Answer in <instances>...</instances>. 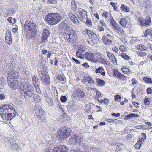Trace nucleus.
I'll use <instances>...</instances> for the list:
<instances>
[{
	"label": "nucleus",
	"instance_id": "f257e3e1",
	"mask_svg": "<svg viewBox=\"0 0 152 152\" xmlns=\"http://www.w3.org/2000/svg\"><path fill=\"white\" fill-rule=\"evenodd\" d=\"M17 113L14 107L11 104H6L0 107V115L4 120H11Z\"/></svg>",
	"mask_w": 152,
	"mask_h": 152
},
{
	"label": "nucleus",
	"instance_id": "f03ea898",
	"mask_svg": "<svg viewBox=\"0 0 152 152\" xmlns=\"http://www.w3.org/2000/svg\"><path fill=\"white\" fill-rule=\"evenodd\" d=\"M20 93L26 99L32 97L34 94V88L31 84L26 83L19 88Z\"/></svg>",
	"mask_w": 152,
	"mask_h": 152
},
{
	"label": "nucleus",
	"instance_id": "7ed1b4c3",
	"mask_svg": "<svg viewBox=\"0 0 152 152\" xmlns=\"http://www.w3.org/2000/svg\"><path fill=\"white\" fill-rule=\"evenodd\" d=\"M45 20L51 25H55L61 21L63 17L59 14L51 13H48L45 18Z\"/></svg>",
	"mask_w": 152,
	"mask_h": 152
},
{
	"label": "nucleus",
	"instance_id": "20e7f679",
	"mask_svg": "<svg viewBox=\"0 0 152 152\" xmlns=\"http://www.w3.org/2000/svg\"><path fill=\"white\" fill-rule=\"evenodd\" d=\"M42 67L43 71H40L38 73L40 80L45 86H49L50 84V78L47 72H45L47 69V66L45 64H42Z\"/></svg>",
	"mask_w": 152,
	"mask_h": 152
},
{
	"label": "nucleus",
	"instance_id": "39448f33",
	"mask_svg": "<svg viewBox=\"0 0 152 152\" xmlns=\"http://www.w3.org/2000/svg\"><path fill=\"white\" fill-rule=\"evenodd\" d=\"M71 132V129L66 126L61 127L57 132V138L60 141L65 140Z\"/></svg>",
	"mask_w": 152,
	"mask_h": 152
},
{
	"label": "nucleus",
	"instance_id": "423d86ee",
	"mask_svg": "<svg viewBox=\"0 0 152 152\" xmlns=\"http://www.w3.org/2000/svg\"><path fill=\"white\" fill-rule=\"evenodd\" d=\"M34 109L37 116L42 121H44L45 113L39 104H37L34 106Z\"/></svg>",
	"mask_w": 152,
	"mask_h": 152
},
{
	"label": "nucleus",
	"instance_id": "0eeeda50",
	"mask_svg": "<svg viewBox=\"0 0 152 152\" xmlns=\"http://www.w3.org/2000/svg\"><path fill=\"white\" fill-rule=\"evenodd\" d=\"M138 23L142 26L149 25L151 23V18L149 17L144 18L142 17H139L137 20Z\"/></svg>",
	"mask_w": 152,
	"mask_h": 152
},
{
	"label": "nucleus",
	"instance_id": "6e6552de",
	"mask_svg": "<svg viewBox=\"0 0 152 152\" xmlns=\"http://www.w3.org/2000/svg\"><path fill=\"white\" fill-rule=\"evenodd\" d=\"M24 27L26 28H28V30L31 32L32 33L34 34L36 32L35 25L33 23H28V22L27 21H26Z\"/></svg>",
	"mask_w": 152,
	"mask_h": 152
},
{
	"label": "nucleus",
	"instance_id": "1a4fd4ad",
	"mask_svg": "<svg viewBox=\"0 0 152 152\" xmlns=\"http://www.w3.org/2000/svg\"><path fill=\"white\" fill-rule=\"evenodd\" d=\"M7 81L9 86L12 89L15 90L18 88V82L17 80L10 79L8 78Z\"/></svg>",
	"mask_w": 152,
	"mask_h": 152
},
{
	"label": "nucleus",
	"instance_id": "9d476101",
	"mask_svg": "<svg viewBox=\"0 0 152 152\" xmlns=\"http://www.w3.org/2000/svg\"><path fill=\"white\" fill-rule=\"evenodd\" d=\"M9 78L10 79H12L13 80H17L19 78L18 73L16 71H13L8 73L7 78Z\"/></svg>",
	"mask_w": 152,
	"mask_h": 152
},
{
	"label": "nucleus",
	"instance_id": "9b49d317",
	"mask_svg": "<svg viewBox=\"0 0 152 152\" xmlns=\"http://www.w3.org/2000/svg\"><path fill=\"white\" fill-rule=\"evenodd\" d=\"M79 137L78 134H76L72 136L71 138H69L70 141L72 142L74 144L77 143L79 144H81L82 139L81 138H79Z\"/></svg>",
	"mask_w": 152,
	"mask_h": 152
},
{
	"label": "nucleus",
	"instance_id": "f8f14e48",
	"mask_svg": "<svg viewBox=\"0 0 152 152\" xmlns=\"http://www.w3.org/2000/svg\"><path fill=\"white\" fill-rule=\"evenodd\" d=\"M113 72L114 75L116 78H118L120 80H126V77L120 73L117 69H113Z\"/></svg>",
	"mask_w": 152,
	"mask_h": 152
},
{
	"label": "nucleus",
	"instance_id": "ddd939ff",
	"mask_svg": "<svg viewBox=\"0 0 152 152\" xmlns=\"http://www.w3.org/2000/svg\"><path fill=\"white\" fill-rule=\"evenodd\" d=\"M110 21L112 26L116 30L120 32L123 31L122 29L121 28L120 26L115 21L112 16H111V18L110 19Z\"/></svg>",
	"mask_w": 152,
	"mask_h": 152
},
{
	"label": "nucleus",
	"instance_id": "4468645a",
	"mask_svg": "<svg viewBox=\"0 0 152 152\" xmlns=\"http://www.w3.org/2000/svg\"><path fill=\"white\" fill-rule=\"evenodd\" d=\"M79 15H77V16L79 18H81V17L86 18H87V12L83 9L79 8L78 10Z\"/></svg>",
	"mask_w": 152,
	"mask_h": 152
},
{
	"label": "nucleus",
	"instance_id": "2eb2a0df",
	"mask_svg": "<svg viewBox=\"0 0 152 152\" xmlns=\"http://www.w3.org/2000/svg\"><path fill=\"white\" fill-rule=\"evenodd\" d=\"M96 54L97 55L96 59L100 63H103L104 65H109L107 61L101 56L100 53H97Z\"/></svg>",
	"mask_w": 152,
	"mask_h": 152
},
{
	"label": "nucleus",
	"instance_id": "dca6fc26",
	"mask_svg": "<svg viewBox=\"0 0 152 152\" xmlns=\"http://www.w3.org/2000/svg\"><path fill=\"white\" fill-rule=\"evenodd\" d=\"M10 148L12 150L18 151L20 149V147L19 145L14 142H11L10 145Z\"/></svg>",
	"mask_w": 152,
	"mask_h": 152
},
{
	"label": "nucleus",
	"instance_id": "f3484780",
	"mask_svg": "<svg viewBox=\"0 0 152 152\" xmlns=\"http://www.w3.org/2000/svg\"><path fill=\"white\" fill-rule=\"evenodd\" d=\"M95 55V53L87 52L83 55V56L88 60H90L94 58Z\"/></svg>",
	"mask_w": 152,
	"mask_h": 152
},
{
	"label": "nucleus",
	"instance_id": "a211bd4d",
	"mask_svg": "<svg viewBox=\"0 0 152 152\" xmlns=\"http://www.w3.org/2000/svg\"><path fill=\"white\" fill-rule=\"evenodd\" d=\"M42 33V38H48L50 34L49 30L47 28L44 29Z\"/></svg>",
	"mask_w": 152,
	"mask_h": 152
},
{
	"label": "nucleus",
	"instance_id": "6ab92c4d",
	"mask_svg": "<svg viewBox=\"0 0 152 152\" xmlns=\"http://www.w3.org/2000/svg\"><path fill=\"white\" fill-rule=\"evenodd\" d=\"M68 16L71 20L75 23L76 24L77 23H79V21L77 18L72 13L69 14Z\"/></svg>",
	"mask_w": 152,
	"mask_h": 152
},
{
	"label": "nucleus",
	"instance_id": "aec40b11",
	"mask_svg": "<svg viewBox=\"0 0 152 152\" xmlns=\"http://www.w3.org/2000/svg\"><path fill=\"white\" fill-rule=\"evenodd\" d=\"M32 82L34 86L40 85V82L37 76L34 75L32 77Z\"/></svg>",
	"mask_w": 152,
	"mask_h": 152
},
{
	"label": "nucleus",
	"instance_id": "412c9836",
	"mask_svg": "<svg viewBox=\"0 0 152 152\" xmlns=\"http://www.w3.org/2000/svg\"><path fill=\"white\" fill-rule=\"evenodd\" d=\"M75 31L74 30L72 29L70 30V31L67 33V35L68 37L66 36V38L68 37V38H76L77 37V36L76 34L74 33Z\"/></svg>",
	"mask_w": 152,
	"mask_h": 152
},
{
	"label": "nucleus",
	"instance_id": "4be33fe9",
	"mask_svg": "<svg viewBox=\"0 0 152 152\" xmlns=\"http://www.w3.org/2000/svg\"><path fill=\"white\" fill-rule=\"evenodd\" d=\"M104 69L102 66L99 67L95 70V72L96 73H100L103 76L105 75V72L104 71Z\"/></svg>",
	"mask_w": 152,
	"mask_h": 152
},
{
	"label": "nucleus",
	"instance_id": "5701e85b",
	"mask_svg": "<svg viewBox=\"0 0 152 152\" xmlns=\"http://www.w3.org/2000/svg\"><path fill=\"white\" fill-rule=\"evenodd\" d=\"M59 27L61 28L66 29V30L69 28L68 25L65 22V21L61 22L59 25Z\"/></svg>",
	"mask_w": 152,
	"mask_h": 152
},
{
	"label": "nucleus",
	"instance_id": "b1692460",
	"mask_svg": "<svg viewBox=\"0 0 152 152\" xmlns=\"http://www.w3.org/2000/svg\"><path fill=\"white\" fill-rule=\"evenodd\" d=\"M119 22L121 25L123 27H127V21L126 19V18H122Z\"/></svg>",
	"mask_w": 152,
	"mask_h": 152
},
{
	"label": "nucleus",
	"instance_id": "393cba45",
	"mask_svg": "<svg viewBox=\"0 0 152 152\" xmlns=\"http://www.w3.org/2000/svg\"><path fill=\"white\" fill-rule=\"evenodd\" d=\"M139 117V115H138L132 113L124 117V119L125 120H128L130 119L131 118Z\"/></svg>",
	"mask_w": 152,
	"mask_h": 152
},
{
	"label": "nucleus",
	"instance_id": "a878e982",
	"mask_svg": "<svg viewBox=\"0 0 152 152\" xmlns=\"http://www.w3.org/2000/svg\"><path fill=\"white\" fill-rule=\"evenodd\" d=\"M60 152H67L68 149L67 147L65 145H61L58 146Z\"/></svg>",
	"mask_w": 152,
	"mask_h": 152
},
{
	"label": "nucleus",
	"instance_id": "bb28decb",
	"mask_svg": "<svg viewBox=\"0 0 152 152\" xmlns=\"http://www.w3.org/2000/svg\"><path fill=\"white\" fill-rule=\"evenodd\" d=\"M96 82L98 86H103L105 84V82L103 80L99 78L96 79Z\"/></svg>",
	"mask_w": 152,
	"mask_h": 152
},
{
	"label": "nucleus",
	"instance_id": "cd10ccee",
	"mask_svg": "<svg viewBox=\"0 0 152 152\" xmlns=\"http://www.w3.org/2000/svg\"><path fill=\"white\" fill-rule=\"evenodd\" d=\"M33 99L36 103H39L41 100V97L39 95L33 94Z\"/></svg>",
	"mask_w": 152,
	"mask_h": 152
},
{
	"label": "nucleus",
	"instance_id": "c85d7f7f",
	"mask_svg": "<svg viewBox=\"0 0 152 152\" xmlns=\"http://www.w3.org/2000/svg\"><path fill=\"white\" fill-rule=\"evenodd\" d=\"M77 97L82 98L85 95L84 93L81 90H77Z\"/></svg>",
	"mask_w": 152,
	"mask_h": 152
},
{
	"label": "nucleus",
	"instance_id": "c756f323",
	"mask_svg": "<svg viewBox=\"0 0 152 152\" xmlns=\"http://www.w3.org/2000/svg\"><path fill=\"white\" fill-rule=\"evenodd\" d=\"M45 99L47 102L48 103L49 105L50 106H53V105L54 103L53 100L50 98L48 97H46V96H45Z\"/></svg>",
	"mask_w": 152,
	"mask_h": 152
},
{
	"label": "nucleus",
	"instance_id": "7c9ffc66",
	"mask_svg": "<svg viewBox=\"0 0 152 152\" xmlns=\"http://www.w3.org/2000/svg\"><path fill=\"white\" fill-rule=\"evenodd\" d=\"M137 48L140 50H146L147 49V48L145 45H137Z\"/></svg>",
	"mask_w": 152,
	"mask_h": 152
},
{
	"label": "nucleus",
	"instance_id": "2f4dec72",
	"mask_svg": "<svg viewBox=\"0 0 152 152\" xmlns=\"http://www.w3.org/2000/svg\"><path fill=\"white\" fill-rule=\"evenodd\" d=\"M151 100V99L150 98H145L144 99V103L145 105H149Z\"/></svg>",
	"mask_w": 152,
	"mask_h": 152
},
{
	"label": "nucleus",
	"instance_id": "473e14b6",
	"mask_svg": "<svg viewBox=\"0 0 152 152\" xmlns=\"http://www.w3.org/2000/svg\"><path fill=\"white\" fill-rule=\"evenodd\" d=\"M121 8L122 9V10L127 12L129 11L130 9L127 6L124 4H122L121 6Z\"/></svg>",
	"mask_w": 152,
	"mask_h": 152
},
{
	"label": "nucleus",
	"instance_id": "72a5a7b5",
	"mask_svg": "<svg viewBox=\"0 0 152 152\" xmlns=\"http://www.w3.org/2000/svg\"><path fill=\"white\" fill-rule=\"evenodd\" d=\"M104 43L106 45H109L112 42L109 39H102Z\"/></svg>",
	"mask_w": 152,
	"mask_h": 152
},
{
	"label": "nucleus",
	"instance_id": "f704fd0d",
	"mask_svg": "<svg viewBox=\"0 0 152 152\" xmlns=\"http://www.w3.org/2000/svg\"><path fill=\"white\" fill-rule=\"evenodd\" d=\"M121 56L124 60H129L130 59V57L124 53L121 54Z\"/></svg>",
	"mask_w": 152,
	"mask_h": 152
},
{
	"label": "nucleus",
	"instance_id": "c9c22d12",
	"mask_svg": "<svg viewBox=\"0 0 152 152\" xmlns=\"http://www.w3.org/2000/svg\"><path fill=\"white\" fill-rule=\"evenodd\" d=\"M6 50V45L2 43L0 44V50L3 52L5 51Z\"/></svg>",
	"mask_w": 152,
	"mask_h": 152
},
{
	"label": "nucleus",
	"instance_id": "e433bc0d",
	"mask_svg": "<svg viewBox=\"0 0 152 152\" xmlns=\"http://www.w3.org/2000/svg\"><path fill=\"white\" fill-rule=\"evenodd\" d=\"M87 34L89 37H93L94 38V37L96 36V35L92 31L88 30L87 31Z\"/></svg>",
	"mask_w": 152,
	"mask_h": 152
},
{
	"label": "nucleus",
	"instance_id": "4c0bfd02",
	"mask_svg": "<svg viewBox=\"0 0 152 152\" xmlns=\"http://www.w3.org/2000/svg\"><path fill=\"white\" fill-rule=\"evenodd\" d=\"M56 78L60 81H64V75L59 74L57 75Z\"/></svg>",
	"mask_w": 152,
	"mask_h": 152
},
{
	"label": "nucleus",
	"instance_id": "58836bf2",
	"mask_svg": "<svg viewBox=\"0 0 152 152\" xmlns=\"http://www.w3.org/2000/svg\"><path fill=\"white\" fill-rule=\"evenodd\" d=\"M143 80L147 83H151L152 79L151 78H149L146 76L143 78Z\"/></svg>",
	"mask_w": 152,
	"mask_h": 152
},
{
	"label": "nucleus",
	"instance_id": "ea45409f",
	"mask_svg": "<svg viewBox=\"0 0 152 152\" xmlns=\"http://www.w3.org/2000/svg\"><path fill=\"white\" fill-rule=\"evenodd\" d=\"M107 55L108 56L109 59L110 61L113 60V58L115 57L113 53L110 52H108L107 53Z\"/></svg>",
	"mask_w": 152,
	"mask_h": 152
},
{
	"label": "nucleus",
	"instance_id": "a19ab883",
	"mask_svg": "<svg viewBox=\"0 0 152 152\" xmlns=\"http://www.w3.org/2000/svg\"><path fill=\"white\" fill-rule=\"evenodd\" d=\"M76 39H67L66 41L71 44H74L76 41Z\"/></svg>",
	"mask_w": 152,
	"mask_h": 152
},
{
	"label": "nucleus",
	"instance_id": "79ce46f5",
	"mask_svg": "<svg viewBox=\"0 0 152 152\" xmlns=\"http://www.w3.org/2000/svg\"><path fill=\"white\" fill-rule=\"evenodd\" d=\"M11 32L10 30H7L6 32V35L5 38H7L8 37L9 38H11L12 36H11Z\"/></svg>",
	"mask_w": 152,
	"mask_h": 152
},
{
	"label": "nucleus",
	"instance_id": "37998d69",
	"mask_svg": "<svg viewBox=\"0 0 152 152\" xmlns=\"http://www.w3.org/2000/svg\"><path fill=\"white\" fill-rule=\"evenodd\" d=\"M6 82V80L3 77H0V86L4 85Z\"/></svg>",
	"mask_w": 152,
	"mask_h": 152
},
{
	"label": "nucleus",
	"instance_id": "c03bdc74",
	"mask_svg": "<svg viewBox=\"0 0 152 152\" xmlns=\"http://www.w3.org/2000/svg\"><path fill=\"white\" fill-rule=\"evenodd\" d=\"M121 70L125 74H127L130 72V71L129 69L127 68H122Z\"/></svg>",
	"mask_w": 152,
	"mask_h": 152
},
{
	"label": "nucleus",
	"instance_id": "a18cd8bd",
	"mask_svg": "<svg viewBox=\"0 0 152 152\" xmlns=\"http://www.w3.org/2000/svg\"><path fill=\"white\" fill-rule=\"evenodd\" d=\"M82 53L79 52V51H77L76 52V54L77 56L79 58L83 59L84 58L83 57V56Z\"/></svg>",
	"mask_w": 152,
	"mask_h": 152
},
{
	"label": "nucleus",
	"instance_id": "49530a36",
	"mask_svg": "<svg viewBox=\"0 0 152 152\" xmlns=\"http://www.w3.org/2000/svg\"><path fill=\"white\" fill-rule=\"evenodd\" d=\"M137 54L139 56L143 57L146 55L147 53L145 52L140 51L137 52Z\"/></svg>",
	"mask_w": 152,
	"mask_h": 152
},
{
	"label": "nucleus",
	"instance_id": "de8ad7c7",
	"mask_svg": "<svg viewBox=\"0 0 152 152\" xmlns=\"http://www.w3.org/2000/svg\"><path fill=\"white\" fill-rule=\"evenodd\" d=\"M140 142L137 141L134 145V147L136 149H140L141 146V144L140 143Z\"/></svg>",
	"mask_w": 152,
	"mask_h": 152
},
{
	"label": "nucleus",
	"instance_id": "09e8293b",
	"mask_svg": "<svg viewBox=\"0 0 152 152\" xmlns=\"http://www.w3.org/2000/svg\"><path fill=\"white\" fill-rule=\"evenodd\" d=\"M40 86V85L36 86H34L36 92L38 94H41V92L40 89L39 88Z\"/></svg>",
	"mask_w": 152,
	"mask_h": 152
},
{
	"label": "nucleus",
	"instance_id": "8fccbe9b",
	"mask_svg": "<svg viewBox=\"0 0 152 152\" xmlns=\"http://www.w3.org/2000/svg\"><path fill=\"white\" fill-rule=\"evenodd\" d=\"M60 99L62 102L64 103L66 101L67 98L66 96H62L61 97Z\"/></svg>",
	"mask_w": 152,
	"mask_h": 152
},
{
	"label": "nucleus",
	"instance_id": "3c124183",
	"mask_svg": "<svg viewBox=\"0 0 152 152\" xmlns=\"http://www.w3.org/2000/svg\"><path fill=\"white\" fill-rule=\"evenodd\" d=\"M114 99L115 100L119 101L121 99V96L118 95H116L114 96Z\"/></svg>",
	"mask_w": 152,
	"mask_h": 152
},
{
	"label": "nucleus",
	"instance_id": "603ef678",
	"mask_svg": "<svg viewBox=\"0 0 152 152\" xmlns=\"http://www.w3.org/2000/svg\"><path fill=\"white\" fill-rule=\"evenodd\" d=\"M119 49L121 51H125L127 50L126 48L123 45H121Z\"/></svg>",
	"mask_w": 152,
	"mask_h": 152
},
{
	"label": "nucleus",
	"instance_id": "864d4df0",
	"mask_svg": "<svg viewBox=\"0 0 152 152\" xmlns=\"http://www.w3.org/2000/svg\"><path fill=\"white\" fill-rule=\"evenodd\" d=\"M78 51L82 53H83L85 51V50L83 48H82L81 46L78 47Z\"/></svg>",
	"mask_w": 152,
	"mask_h": 152
},
{
	"label": "nucleus",
	"instance_id": "5fc2aeb1",
	"mask_svg": "<svg viewBox=\"0 0 152 152\" xmlns=\"http://www.w3.org/2000/svg\"><path fill=\"white\" fill-rule=\"evenodd\" d=\"M12 39H5L6 42L8 44L10 45L12 43Z\"/></svg>",
	"mask_w": 152,
	"mask_h": 152
},
{
	"label": "nucleus",
	"instance_id": "6e6d98bb",
	"mask_svg": "<svg viewBox=\"0 0 152 152\" xmlns=\"http://www.w3.org/2000/svg\"><path fill=\"white\" fill-rule=\"evenodd\" d=\"M53 152H60L59 150V149L58 148V146H57L56 147H55L53 148L52 150Z\"/></svg>",
	"mask_w": 152,
	"mask_h": 152
},
{
	"label": "nucleus",
	"instance_id": "4d7b16f0",
	"mask_svg": "<svg viewBox=\"0 0 152 152\" xmlns=\"http://www.w3.org/2000/svg\"><path fill=\"white\" fill-rule=\"evenodd\" d=\"M71 6L72 8H73L75 9L77 7V4L74 1H72L71 2Z\"/></svg>",
	"mask_w": 152,
	"mask_h": 152
},
{
	"label": "nucleus",
	"instance_id": "13d9d810",
	"mask_svg": "<svg viewBox=\"0 0 152 152\" xmlns=\"http://www.w3.org/2000/svg\"><path fill=\"white\" fill-rule=\"evenodd\" d=\"M111 61L114 65H116L117 64V59L115 57L113 58V60H111Z\"/></svg>",
	"mask_w": 152,
	"mask_h": 152
},
{
	"label": "nucleus",
	"instance_id": "bf43d9fd",
	"mask_svg": "<svg viewBox=\"0 0 152 152\" xmlns=\"http://www.w3.org/2000/svg\"><path fill=\"white\" fill-rule=\"evenodd\" d=\"M103 102L106 105H108L109 103V99L105 98L103 100Z\"/></svg>",
	"mask_w": 152,
	"mask_h": 152
},
{
	"label": "nucleus",
	"instance_id": "052dcab7",
	"mask_svg": "<svg viewBox=\"0 0 152 152\" xmlns=\"http://www.w3.org/2000/svg\"><path fill=\"white\" fill-rule=\"evenodd\" d=\"M89 84L91 86H92L94 84V82L92 79L91 77L88 81V82Z\"/></svg>",
	"mask_w": 152,
	"mask_h": 152
},
{
	"label": "nucleus",
	"instance_id": "680f3d73",
	"mask_svg": "<svg viewBox=\"0 0 152 152\" xmlns=\"http://www.w3.org/2000/svg\"><path fill=\"white\" fill-rule=\"evenodd\" d=\"M131 81L132 82V85H134L137 83V81L134 78H132L131 80Z\"/></svg>",
	"mask_w": 152,
	"mask_h": 152
},
{
	"label": "nucleus",
	"instance_id": "e2e57ef3",
	"mask_svg": "<svg viewBox=\"0 0 152 152\" xmlns=\"http://www.w3.org/2000/svg\"><path fill=\"white\" fill-rule=\"evenodd\" d=\"M117 120L116 119H107L105 121L108 122H113Z\"/></svg>",
	"mask_w": 152,
	"mask_h": 152
},
{
	"label": "nucleus",
	"instance_id": "0e129e2a",
	"mask_svg": "<svg viewBox=\"0 0 152 152\" xmlns=\"http://www.w3.org/2000/svg\"><path fill=\"white\" fill-rule=\"evenodd\" d=\"M82 66L86 68H88L90 66L88 64L87 62H85L83 64Z\"/></svg>",
	"mask_w": 152,
	"mask_h": 152
},
{
	"label": "nucleus",
	"instance_id": "69168bd1",
	"mask_svg": "<svg viewBox=\"0 0 152 152\" xmlns=\"http://www.w3.org/2000/svg\"><path fill=\"white\" fill-rule=\"evenodd\" d=\"M147 94H150L152 93V90L150 88H148L146 90Z\"/></svg>",
	"mask_w": 152,
	"mask_h": 152
},
{
	"label": "nucleus",
	"instance_id": "338daca9",
	"mask_svg": "<svg viewBox=\"0 0 152 152\" xmlns=\"http://www.w3.org/2000/svg\"><path fill=\"white\" fill-rule=\"evenodd\" d=\"M97 29L98 31H101L104 30V28L102 26H100L98 27Z\"/></svg>",
	"mask_w": 152,
	"mask_h": 152
},
{
	"label": "nucleus",
	"instance_id": "774afa93",
	"mask_svg": "<svg viewBox=\"0 0 152 152\" xmlns=\"http://www.w3.org/2000/svg\"><path fill=\"white\" fill-rule=\"evenodd\" d=\"M148 36H150L152 38V29H148Z\"/></svg>",
	"mask_w": 152,
	"mask_h": 152
}]
</instances>
